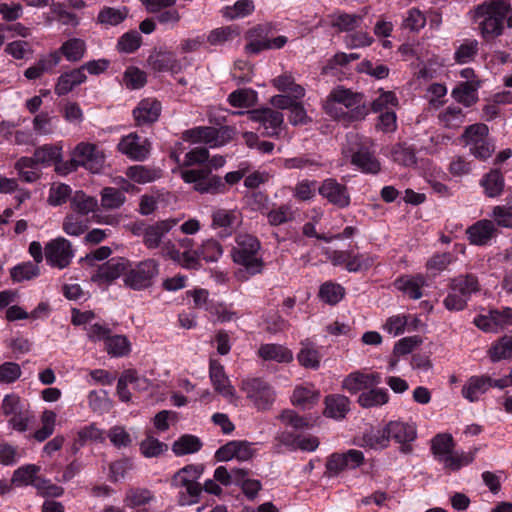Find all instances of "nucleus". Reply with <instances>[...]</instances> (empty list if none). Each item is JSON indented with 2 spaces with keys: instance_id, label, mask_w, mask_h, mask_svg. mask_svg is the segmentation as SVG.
Returning <instances> with one entry per match:
<instances>
[{
  "instance_id": "nucleus-26",
  "label": "nucleus",
  "mask_w": 512,
  "mask_h": 512,
  "mask_svg": "<svg viewBox=\"0 0 512 512\" xmlns=\"http://www.w3.org/2000/svg\"><path fill=\"white\" fill-rule=\"evenodd\" d=\"M479 86V81H463L452 90V96L458 103L470 107L478 101Z\"/></svg>"
},
{
  "instance_id": "nucleus-23",
  "label": "nucleus",
  "mask_w": 512,
  "mask_h": 512,
  "mask_svg": "<svg viewBox=\"0 0 512 512\" xmlns=\"http://www.w3.org/2000/svg\"><path fill=\"white\" fill-rule=\"evenodd\" d=\"M497 232L495 223L487 219L479 220L467 229L468 239L474 245L487 244Z\"/></svg>"
},
{
  "instance_id": "nucleus-14",
  "label": "nucleus",
  "mask_w": 512,
  "mask_h": 512,
  "mask_svg": "<svg viewBox=\"0 0 512 512\" xmlns=\"http://www.w3.org/2000/svg\"><path fill=\"white\" fill-rule=\"evenodd\" d=\"M130 266L127 259L114 257L99 266L97 272L92 277V281L99 284H111L119 278Z\"/></svg>"
},
{
  "instance_id": "nucleus-43",
  "label": "nucleus",
  "mask_w": 512,
  "mask_h": 512,
  "mask_svg": "<svg viewBox=\"0 0 512 512\" xmlns=\"http://www.w3.org/2000/svg\"><path fill=\"white\" fill-rule=\"evenodd\" d=\"M202 447L200 439L193 435H183L172 445V451L177 456L196 453Z\"/></svg>"
},
{
  "instance_id": "nucleus-13",
  "label": "nucleus",
  "mask_w": 512,
  "mask_h": 512,
  "mask_svg": "<svg viewBox=\"0 0 512 512\" xmlns=\"http://www.w3.org/2000/svg\"><path fill=\"white\" fill-rule=\"evenodd\" d=\"M318 192L329 203L338 208H346L350 205L348 188L333 178L325 179L318 187Z\"/></svg>"
},
{
  "instance_id": "nucleus-30",
  "label": "nucleus",
  "mask_w": 512,
  "mask_h": 512,
  "mask_svg": "<svg viewBox=\"0 0 512 512\" xmlns=\"http://www.w3.org/2000/svg\"><path fill=\"white\" fill-rule=\"evenodd\" d=\"M98 207V201L95 197L89 196L82 191H77L71 197L70 208L73 213L82 217L94 212Z\"/></svg>"
},
{
  "instance_id": "nucleus-64",
  "label": "nucleus",
  "mask_w": 512,
  "mask_h": 512,
  "mask_svg": "<svg viewBox=\"0 0 512 512\" xmlns=\"http://www.w3.org/2000/svg\"><path fill=\"white\" fill-rule=\"evenodd\" d=\"M362 19V16L357 14L343 13L335 16L331 24L340 31H352L360 25Z\"/></svg>"
},
{
  "instance_id": "nucleus-22",
  "label": "nucleus",
  "mask_w": 512,
  "mask_h": 512,
  "mask_svg": "<svg viewBox=\"0 0 512 512\" xmlns=\"http://www.w3.org/2000/svg\"><path fill=\"white\" fill-rule=\"evenodd\" d=\"M86 73L79 68H74L63 72L58 78L54 87V92L58 96H64L73 91L77 86L85 83Z\"/></svg>"
},
{
  "instance_id": "nucleus-5",
  "label": "nucleus",
  "mask_w": 512,
  "mask_h": 512,
  "mask_svg": "<svg viewBox=\"0 0 512 512\" xmlns=\"http://www.w3.org/2000/svg\"><path fill=\"white\" fill-rule=\"evenodd\" d=\"M241 389L254 406L261 411L269 410L275 400V392L272 387L260 378L243 380Z\"/></svg>"
},
{
  "instance_id": "nucleus-54",
  "label": "nucleus",
  "mask_w": 512,
  "mask_h": 512,
  "mask_svg": "<svg viewBox=\"0 0 512 512\" xmlns=\"http://www.w3.org/2000/svg\"><path fill=\"white\" fill-rule=\"evenodd\" d=\"M453 448L454 441L450 434H438L432 439L431 450L438 460L452 452Z\"/></svg>"
},
{
  "instance_id": "nucleus-56",
  "label": "nucleus",
  "mask_w": 512,
  "mask_h": 512,
  "mask_svg": "<svg viewBox=\"0 0 512 512\" xmlns=\"http://www.w3.org/2000/svg\"><path fill=\"white\" fill-rule=\"evenodd\" d=\"M319 398V393L312 388L296 387L292 395V403L302 408H308Z\"/></svg>"
},
{
  "instance_id": "nucleus-17",
  "label": "nucleus",
  "mask_w": 512,
  "mask_h": 512,
  "mask_svg": "<svg viewBox=\"0 0 512 512\" xmlns=\"http://www.w3.org/2000/svg\"><path fill=\"white\" fill-rule=\"evenodd\" d=\"M386 426L389 438L401 444L403 453H409L411 451L410 442L414 441L417 436L416 427L402 421H391Z\"/></svg>"
},
{
  "instance_id": "nucleus-52",
  "label": "nucleus",
  "mask_w": 512,
  "mask_h": 512,
  "mask_svg": "<svg viewBox=\"0 0 512 512\" xmlns=\"http://www.w3.org/2000/svg\"><path fill=\"white\" fill-rule=\"evenodd\" d=\"M492 362L507 359L512 354V336H504L494 343L488 351Z\"/></svg>"
},
{
  "instance_id": "nucleus-48",
  "label": "nucleus",
  "mask_w": 512,
  "mask_h": 512,
  "mask_svg": "<svg viewBox=\"0 0 512 512\" xmlns=\"http://www.w3.org/2000/svg\"><path fill=\"white\" fill-rule=\"evenodd\" d=\"M34 156L37 164H58L62 158L61 148L54 145H44L35 150Z\"/></svg>"
},
{
  "instance_id": "nucleus-61",
  "label": "nucleus",
  "mask_w": 512,
  "mask_h": 512,
  "mask_svg": "<svg viewBox=\"0 0 512 512\" xmlns=\"http://www.w3.org/2000/svg\"><path fill=\"white\" fill-rule=\"evenodd\" d=\"M316 190H318L316 181L304 179L293 187L292 194L299 201H309L314 198Z\"/></svg>"
},
{
  "instance_id": "nucleus-50",
  "label": "nucleus",
  "mask_w": 512,
  "mask_h": 512,
  "mask_svg": "<svg viewBox=\"0 0 512 512\" xmlns=\"http://www.w3.org/2000/svg\"><path fill=\"white\" fill-rule=\"evenodd\" d=\"M255 9L254 3L252 0H238L232 6H226L222 9L223 17L227 19H236L240 17H245L251 14Z\"/></svg>"
},
{
  "instance_id": "nucleus-18",
  "label": "nucleus",
  "mask_w": 512,
  "mask_h": 512,
  "mask_svg": "<svg viewBox=\"0 0 512 512\" xmlns=\"http://www.w3.org/2000/svg\"><path fill=\"white\" fill-rule=\"evenodd\" d=\"M147 63L155 72H171L177 74L182 70L180 60L170 51H154L148 57Z\"/></svg>"
},
{
  "instance_id": "nucleus-44",
  "label": "nucleus",
  "mask_w": 512,
  "mask_h": 512,
  "mask_svg": "<svg viewBox=\"0 0 512 512\" xmlns=\"http://www.w3.org/2000/svg\"><path fill=\"white\" fill-rule=\"evenodd\" d=\"M239 35L240 31L237 26H223L213 29L209 33L207 41L212 46H220L233 40Z\"/></svg>"
},
{
  "instance_id": "nucleus-46",
  "label": "nucleus",
  "mask_w": 512,
  "mask_h": 512,
  "mask_svg": "<svg viewBox=\"0 0 512 512\" xmlns=\"http://www.w3.org/2000/svg\"><path fill=\"white\" fill-rule=\"evenodd\" d=\"M488 127L483 123L468 126L461 136L465 146L471 148L488 137Z\"/></svg>"
},
{
  "instance_id": "nucleus-40",
  "label": "nucleus",
  "mask_w": 512,
  "mask_h": 512,
  "mask_svg": "<svg viewBox=\"0 0 512 512\" xmlns=\"http://www.w3.org/2000/svg\"><path fill=\"white\" fill-rule=\"evenodd\" d=\"M128 15V10L125 7L114 8L104 7L100 10L97 16V23L105 26H116L123 22Z\"/></svg>"
},
{
  "instance_id": "nucleus-60",
  "label": "nucleus",
  "mask_w": 512,
  "mask_h": 512,
  "mask_svg": "<svg viewBox=\"0 0 512 512\" xmlns=\"http://www.w3.org/2000/svg\"><path fill=\"white\" fill-rule=\"evenodd\" d=\"M42 427L34 433V438L38 442H43L49 438L55 429L56 414L53 411L46 410L41 416Z\"/></svg>"
},
{
  "instance_id": "nucleus-35",
  "label": "nucleus",
  "mask_w": 512,
  "mask_h": 512,
  "mask_svg": "<svg viewBox=\"0 0 512 512\" xmlns=\"http://www.w3.org/2000/svg\"><path fill=\"white\" fill-rule=\"evenodd\" d=\"M60 57L63 55L70 62L80 61L86 52V44L82 39L72 38L65 41L58 50Z\"/></svg>"
},
{
  "instance_id": "nucleus-7",
  "label": "nucleus",
  "mask_w": 512,
  "mask_h": 512,
  "mask_svg": "<svg viewBox=\"0 0 512 512\" xmlns=\"http://www.w3.org/2000/svg\"><path fill=\"white\" fill-rule=\"evenodd\" d=\"M44 256L50 266L64 269L70 265L74 257V250L71 242L60 236L46 243Z\"/></svg>"
},
{
  "instance_id": "nucleus-21",
  "label": "nucleus",
  "mask_w": 512,
  "mask_h": 512,
  "mask_svg": "<svg viewBox=\"0 0 512 512\" xmlns=\"http://www.w3.org/2000/svg\"><path fill=\"white\" fill-rule=\"evenodd\" d=\"M209 375L216 392L228 399L235 397V389L225 374L224 367L217 360L210 361Z\"/></svg>"
},
{
  "instance_id": "nucleus-19",
  "label": "nucleus",
  "mask_w": 512,
  "mask_h": 512,
  "mask_svg": "<svg viewBox=\"0 0 512 512\" xmlns=\"http://www.w3.org/2000/svg\"><path fill=\"white\" fill-rule=\"evenodd\" d=\"M161 110V103L157 99H142L133 110L136 125L142 126L156 122L161 114Z\"/></svg>"
},
{
  "instance_id": "nucleus-25",
  "label": "nucleus",
  "mask_w": 512,
  "mask_h": 512,
  "mask_svg": "<svg viewBox=\"0 0 512 512\" xmlns=\"http://www.w3.org/2000/svg\"><path fill=\"white\" fill-rule=\"evenodd\" d=\"M60 63V52H51L41 57L34 65L27 68L24 75L29 80L39 79L44 73L52 71Z\"/></svg>"
},
{
  "instance_id": "nucleus-45",
  "label": "nucleus",
  "mask_w": 512,
  "mask_h": 512,
  "mask_svg": "<svg viewBox=\"0 0 512 512\" xmlns=\"http://www.w3.org/2000/svg\"><path fill=\"white\" fill-rule=\"evenodd\" d=\"M352 162L360 167L363 171L369 173H377L380 171V162L368 150H358L352 158Z\"/></svg>"
},
{
  "instance_id": "nucleus-53",
  "label": "nucleus",
  "mask_w": 512,
  "mask_h": 512,
  "mask_svg": "<svg viewBox=\"0 0 512 512\" xmlns=\"http://www.w3.org/2000/svg\"><path fill=\"white\" fill-rule=\"evenodd\" d=\"M389 434L387 426L383 429H371L363 436V441L366 446L372 449H382L388 446Z\"/></svg>"
},
{
  "instance_id": "nucleus-2",
  "label": "nucleus",
  "mask_w": 512,
  "mask_h": 512,
  "mask_svg": "<svg viewBox=\"0 0 512 512\" xmlns=\"http://www.w3.org/2000/svg\"><path fill=\"white\" fill-rule=\"evenodd\" d=\"M510 11V5L502 0L484 2L475 9L473 20L485 40H492L502 34L505 17Z\"/></svg>"
},
{
  "instance_id": "nucleus-20",
  "label": "nucleus",
  "mask_w": 512,
  "mask_h": 512,
  "mask_svg": "<svg viewBox=\"0 0 512 512\" xmlns=\"http://www.w3.org/2000/svg\"><path fill=\"white\" fill-rule=\"evenodd\" d=\"M254 451L251 444L246 441H231L216 451V458L219 461H229L236 458L240 461H247L252 458Z\"/></svg>"
},
{
  "instance_id": "nucleus-42",
  "label": "nucleus",
  "mask_w": 512,
  "mask_h": 512,
  "mask_svg": "<svg viewBox=\"0 0 512 512\" xmlns=\"http://www.w3.org/2000/svg\"><path fill=\"white\" fill-rule=\"evenodd\" d=\"M101 206L106 210L120 208L126 201L123 191L114 187H104L101 192Z\"/></svg>"
},
{
  "instance_id": "nucleus-59",
  "label": "nucleus",
  "mask_w": 512,
  "mask_h": 512,
  "mask_svg": "<svg viewBox=\"0 0 512 512\" xmlns=\"http://www.w3.org/2000/svg\"><path fill=\"white\" fill-rule=\"evenodd\" d=\"M267 219L272 226H279L292 221L294 219V211L290 205L284 204L271 209L267 213Z\"/></svg>"
},
{
  "instance_id": "nucleus-15",
  "label": "nucleus",
  "mask_w": 512,
  "mask_h": 512,
  "mask_svg": "<svg viewBox=\"0 0 512 512\" xmlns=\"http://www.w3.org/2000/svg\"><path fill=\"white\" fill-rule=\"evenodd\" d=\"M176 219H166L144 226L141 234L143 243L148 249H156L161 246L164 236L177 224Z\"/></svg>"
},
{
  "instance_id": "nucleus-8",
  "label": "nucleus",
  "mask_w": 512,
  "mask_h": 512,
  "mask_svg": "<svg viewBox=\"0 0 512 512\" xmlns=\"http://www.w3.org/2000/svg\"><path fill=\"white\" fill-rule=\"evenodd\" d=\"M158 274V263L154 259H147L138 263L135 268L125 274L124 283L133 290H142L150 287Z\"/></svg>"
},
{
  "instance_id": "nucleus-27",
  "label": "nucleus",
  "mask_w": 512,
  "mask_h": 512,
  "mask_svg": "<svg viewBox=\"0 0 512 512\" xmlns=\"http://www.w3.org/2000/svg\"><path fill=\"white\" fill-rule=\"evenodd\" d=\"M260 249L258 239L249 234H239L236 237V246L232 250L233 261H242V256L257 254Z\"/></svg>"
},
{
  "instance_id": "nucleus-12",
  "label": "nucleus",
  "mask_w": 512,
  "mask_h": 512,
  "mask_svg": "<svg viewBox=\"0 0 512 512\" xmlns=\"http://www.w3.org/2000/svg\"><path fill=\"white\" fill-rule=\"evenodd\" d=\"M118 150L133 160L142 161L149 155L151 144L147 138L130 133L120 140Z\"/></svg>"
},
{
  "instance_id": "nucleus-28",
  "label": "nucleus",
  "mask_w": 512,
  "mask_h": 512,
  "mask_svg": "<svg viewBox=\"0 0 512 512\" xmlns=\"http://www.w3.org/2000/svg\"><path fill=\"white\" fill-rule=\"evenodd\" d=\"M258 355L266 361L289 363L293 360V353L280 344H264L258 350Z\"/></svg>"
},
{
  "instance_id": "nucleus-63",
  "label": "nucleus",
  "mask_w": 512,
  "mask_h": 512,
  "mask_svg": "<svg viewBox=\"0 0 512 512\" xmlns=\"http://www.w3.org/2000/svg\"><path fill=\"white\" fill-rule=\"evenodd\" d=\"M238 218L237 210L217 209L212 214V224L215 227L227 228L233 226Z\"/></svg>"
},
{
  "instance_id": "nucleus-29",
  "label": "nucleus",
  "mask_w": 512,
  "mask_h": 512,
  "mask_svg": "<svg viewBox=\"0 0 512 512\" xmlns=\"http://www.w3.org/2000/svg\"><path fill=\"white\" fill-rule=\"evenodd\" d=\"M299 364L308 369H318L321 355L315 345L308 339L301 342V349L297 354Z\"/></svg>"
},
{
  "instance_id": "nucleus-4",
  "label": "nucleus",
  "mask_w": 512,
  "mask_h": 512,
  "mask_svg": "<svg viewBox=\"0 0 512 512\" xmlns=\"http://www.w3.org/2000/svg\"><path fill=\"white\" fill-rule=\"evenodd\" d=\"M181 177L186 183H193L194 190L199 193L218 194L227 190L221 177L211 174L209 168L183 170Z\"/></svg>"
},
{
  "instance_id": "nucleus-37",
  "label": "nucleus",
  "mask_w": 512,
  "mask_h": 512,
  "mask_svg": "<svg viewBox=\"0 0 512 512\" xmlns=\"http://www.w3.org/2000/svg\"><path fill=\"white\" fill-rule=\"evenodd\" d=\"M106 352L112 357H123L129 354L131 344L124 335H109L104 343Z\"/></svg>"
},
{
  "instance_id": "nucleus-49",
  "label": "nucleus",
  "mask_w": 512,
  "mask_h": 512,
  "mask_svg": "<svg viewBox=\"0 0 512 512\" xmlns=\"http://www.w3.org/2000/svg\"><path fill=\"white\" fill-rule=\"evenodd\" d=\"M425 284L423 276L415 278H401L396 282L397 288L402 290L411 299H419L422 296L421 287Z\"/></svg>"
},
{
  "instance_id": "nucleus-24",
  "label": "nucleus",
  "mask_w": 512,
  "mask_h": 512,
  "mask_svg": "<svg viewBox=\"0 0 512 512\" xmlns=\"http://www.w3.org/2000/svg\"><path fill=\"white\" fill-rule=\"evenodd\" d=\"M489 389V376H471L463 385L461 394L469 402H476Z\"/></svg>"
},
{
  "instance_id": "nucleus-6",
  "label": "nucleus",
  "mask_w": 512,
  "mask_h": 512,
  "mask_svg": "<svg viewBox=\"0 0 512 512\" xmlns=\"http://www.w3.org/2000/svg\"><path fill=\"white\" fill-rule=\"evenodd\" d=\"M228 129H217L210 126H200L182 133V139L191 144H206L210 147H220L229 140Z\"/></svg>"
},
{
  "instance_id": "nucleus-41",
  "label": "nucleus",
  "mask_w": 512,
  "mask_h": 512,
  "mask_svg": "<svg viewBox=\"0 0 512 512\" xmlns=\"http://www.w3.org/2000/svg\"><path fill=\"white\" fill-rule=\"evenodd\" d=\"M127 178L138 184H146L160 178V170L134 165L126 170Z\"/></svg>"
},
{
  "instance_id": "nucleus-16",
  "label": "nucleus",
  "mask_w": 512,
  "mask_h": 512,
  "mask_svg": "<svg viewBox=\"0 0 512 512\" xmlns=\"http://www.w3.org/2000/svg\"><path fill=\"white\" fill-rule=\"evenodd\" d=\"M381 383L379 373H363L355 371L347 375L342 381V388L350 394H356L362 390L376 387Z\"/></svg>"
},
{
  "instance_id": "nucleus-62",
  "label": "nucleus",
  "mask_w": 512,
  "mask_h": 512,
  "mask_svg": "<svg viewBox=\"0 0 512 512\" xmlns=\"http://www.w3.org/2000/svg\"><path fill=\"white\" fill-rule=\"evenodd\" d=\"M464 117L462 110L456 107H448L438 116L441 125L446 128L460 127L464 122Z\"/></svg>"
},
{
  "instance_id": "nucleus-55",
  "label": "nucleus",
  "mask_w": 512,
  "mask_h": 512,
  "mask_svg": "<svg viewBox=\"0 0 512 512\" xmlns=\"http://www.w3.org/2000/svg\"><path fill=\"white\" fill-rule=\"evenodd\" d=\"M167 450V444L159 441L152 435H147L146 438L140 443V451L147 458L158 457Z\"/></svg>"
},
{
  "instance_id": "nucleus-1",
  "label": "nucleus",
  "mask_w": 512,
  "mask_h": 512,
  "mask_svg": "<svg viewBox=\"0 0 512 512\" xmlns=\"http://www.w3.org/2000/svg\"><path fill=\"white\" fill-rule=\"evenodd\" d=\"M323 108L328 115L345 124L363 120L368 114L362 95L340 86L330 92Z\"/></svg>"
},
{
  "instance_id": "nucleus-47",
  "label": "nucleus",
  "mask_w": 512,
  "mask_h": 512,
  "mask_svg": "<svg viewBox=\"0 0 512 512\" xmlns=\"http://www.w3.org/2000/svg\"><path fill=\"white\" fill-rule=\"evenodd\" d=\"M39 471L40 466L34 464L22 466L14 471L11 478V484L16 486L31 485L38 476Z\"/></svg>"
},
{
  "instance_id": "nucleus-9",
  "label": "nucleus",
  "mask_w": 512,
  "mask_h": 512,
  "mask_svg": "<svg viewBox=\"0 0 512 512\" xmlns=\"http://www.w3.org/2000/svg\"><path fill=\"white\" fill-rule=\"evenodd\" d=\"M364 462V455L361 451L351 449L346 453H333L326 461L325 474L328 477L339 475L344 470L355 469Z\"/></svg>"
},
{
  "instance_id": "nucleus-57",
  "label": "nucleus",
  "mask_w": 512,
  "mask_h": 512,
  "mask_svg": "<svg viewBox=\"0 0 512 512\" xmlns=\"http://www.w3.org/2000/svg\"><path fill=\"white\" fill-rule=\"evenodd\" d=\"M345 294V289L336 283L326 282L324 283L319 291L320 298L331 305L338 303Z\"/></svg>"
},
{
  "instance_id": "nucleus-32",
  "label": "nucleus",
  "mask_w": 512,
  "mask_h": 512,
  "mask_svg": "<svg viewBox=\"0 0 512 512\" xmlns=\"http://www.w3.org/2000/svg\"><path fill=\"white\" fill-rule=\"evenodd\" d=\"M484 188L485 195L494 198L499 196L504 190V178L498 169H492L485 174L480 181Z\"/></svg>"
},
{
  "instance_id": "nucleus-10",
  "label": "nucleus",
  "mask_w": 512,
  "mask_h": 512,
  "mask_svg": "<svg viewBox=\"0 0 512 512\" xmlns=\"http://www.w3.org/2000/svg\"><path fill=\"white\" fill-rule=\"evenodd\" d=\"M203 473L201 465H187L177 471L172 477V486L175 488H185L191 497H198L201 494L202 486L198 479Z\"/></svg>"
},
{
  "instance_id": "nucleus-36",
  "label": "nucleus",
  "mask_w": 512,
  "mask_h": 512,
  "mask_svg": "<svg viewBox=\"0 0 512 512\" xmlns=\"http://www.w3.org/2000/svg\"><path fill=\"white\" fill-rule=\"evenodd\" d=\"M388 400L389 396L385 389L374 387L362 392L358 397V403L363 408L382 406L386 404Z\"/></svg>"
},
{
  "instance_id": "nucleus-39",
  "label": "nucleus",
  "mask_w": 512,
  "mask_h": 512,
  "mask_svg": "<svg viewBox=\"0 0 512 512\" xmlns=\"http://www.w3.org/2000/svg\"><path fill=\"white\" fill-rule=\"evenodd\" d=\"M88 229V221L75 213L67 214L62 222V230L69 236L78 237Z\"/></svg>"
},
{
  "instance_id": "nucleus-33",
  "label": "nucleus",
  "mask_w": 512,
  "mask_h": 512,
  "mask_svg": "<svg viewBox=\"0 0 512 512\" xmlns=\"http://www.w3.org/2000/svg\"><path fill=\"white\" fill-rule=\"evenodd\" d=\"M153 500L154 493L148 488L131 487L126 491L123 501L127 507L134 509L149 504Z\"/></svg>"
},
{
  "instance_id": "nucleus-11",
  "label": "nucleus",
  "mask_w": 512,
  "mask_h": 512,
  "mask_svg": "<svg viewBox=\"0 0 512 512\" xmlns=\"http://www.w3.org/2000/svg\"><path fill=\"white\" fill-rule=\"evenodd\" d=\"M249 119L257 122L264 129V135L278 136L284 126V116L281 112L271 108L252 110L247 112Z\"/></svg>"
},
{
  "instance_id": "nucleus-3",
  "label": "nucleus",
  "mask_w": 512,
  "mask_h": 512,
  "mask_svg": "<svg viewBox=\"0 0 512 512\" xmlns=\"http://www.w3.org/2000/svg\"><path fill=\"white\" fill-rule=\"evenodd\" d=\"M104 164L105 154L97 145L81 142L74 148L70 162L63 167L57 165L56 170L61 174H67L81 166L92 173H99Z\"/></svg>"
},
{
  "instance_id": "nucleus-38",
  "label": "nucleus",
  "mask_w": 512,
  "mask_h": 512,
  "mask_svg": "<svg viewBox=\"0 0 512 512\" xmlns=\"http://www.w3.org/2000/svg\"><path fill=\"white\" fill-rule=\"evenodd\" d=\"M450 288L453 291H458L459 294L468 300L472 293L479 290V283L473 275H460L452 280Z\"/></svg>"
},
{
  "instance_id": "nucleus-58",
  "label": "nucleus",
  "mask_w": 512,
  "mask_h": 512,
  "mask_svg": "<svg viewBox=\"0 0 512 512\" xmlns=\"http://www.w3.org/2000/svg\"><path fill=\"white\" fill-rule=\"evenodd\" d=\"M228 101L234 107L248 108L256 103L257 94L251 89H239L229 95Z\"/></svg>"
},
{
  "instance_id": "nucleus-31",
  "label": "nucleus",
  "mask_w": 512,
  "mask_h": 512,
  "mask_svg": "<svg viewBox=\"0 0 512 512\" xmlns=\"http://www.w3.org/2000/svg\"><path fill=\"white\" fill-rule=\"evenodd\" d=\"M324 414L334 419L344 418L349 411V399L344 395H330L325 399Z\"/></svg>"
},
{
  "instance_id": "nucleus-51",
  "label": "nucleus",
  "mask_w": 512,
  "mask_h": 512,
  "mask_svg": "<svg viewBox=\"0 0 512 512\" xmlns=\"http://www.w3.org/2000/svg\"><path fill=\"white\" fill-rule=\"evenodd\" d=\"M393 160L405 167H413L417 163L415 150L406 144H397L392 149Z\"/></svg>"
},
{
  "instance_id": "nucleus-34",
  "label": "nucleus",
  "mask_w": 512,
  "mask_h": 512,
  "mask_svg": "<svg viewBox=\"0 0 512 512\" xmlns=\"http://www.w3.org/2000/svg\"><path fill=\"white\" fill-rule=\"evenodd\" d=\"M272 84L277 90L287 92L295 99H301L305 96V89L295 83L294 77L290 73H284L274 78Z\"/></svg>"
}]
</instances>
